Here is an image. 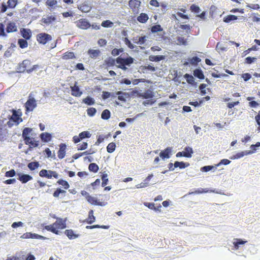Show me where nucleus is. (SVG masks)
Returning a JSON list of instances; mask_svg holds the SVG:
<instances>
[{"label": "nucleus", "instance_id": "nucleus-17", "mask_svg": "<svg viewBox=\"0 0 260 260\" xmlns=\"http://www.w3.org/2000/svg\"><path fill=\"white\" fill-rule=\"evenodd\" d=\"M20 32L25 40H29L31 37V31L29 29L21 28Z\"/></svg>", "mask_w": 260, "mask_h": 260}, {"label": "nucleus", "instance_id": "nucleus-32", "mask_svg": "<svg viewBox=\"0 0 260 260\" xmlns=\"http://www.w3.org/2000/svg\"><path fill=\"white\" fill-rule=\"evenodd\" d=\"M164 59L165 56L164 55H150L149 57V59L151 61H159Z\"/></svg>", "mask_w": 260, "mask_h": 260}, {"label": "nucleus", "instance_id": "nucleus-55", "mask_svg": "<svg viewBox=\"0 0 260 260\" xmlns=\"http://www.w3.org/2000/svg\"><path fill=\"white\" fill-rule=\"evenodd\" d=\"M162 30V28L160 25H155L151 27V31L152 32H157Z\"/></svg>", "mask_w": 260, "mask_h": 260}, {"label": "nucleus", "instance_id": "nucleus-59", "mask_svg": "<svg viewBox=\"0 0 260 260\" xmlns=\"http://www.w3.org/2000/svg\"><path fill=\"white\" fill-rule=\"evenodd\" d=\"M252 20L253 22H259L260 21V15L258 13H254L252 17Z\"/></svg>", "mask_w": 260, "mask_h": 260}, {"label": "nucleus", "instance_id": "nucleus-58", "mask_svg": "<svg viewBox=\"0 0 260 260\" xmlns=\"http://www.w3.org/2000/svg\"><path fill=\"white\" fill-rule=\"evenodd\" d=\"M116 94L117 95H118V99L119 101H122V102H125V99L124 97L122 95H121V94H125V93H123L121 91H118V92H116Z\"/></svg>", "mask_w": 260, "mask_h": 260}, {"label": "nucleus", "instance_id": "nucleus-28", "mask_svg": "<svg viewBox=\"0 0 260 260\" xmlns=\"http://www.w3.org/2000/svg\"><path fill=\"white\" fill-rule=\"evenodd\" d=\"M62 59L68 60L70 59H74L76 58L74 53L73 52L67 51L65 52L61 56Z\"/></svg>", "mask_w": 260, "mask_h": 260}, {"label": "nucleus", "instance_id": "nucleus-48", "mask_svg": "<svg viewBox=\"0 0 260 260\" xmlns=\"http://www.w3.org/2000/svg\"><path fill=\"white\" fill-rule=\"evenodd\" d=\"M7 32L5 31V25L3 23H0V37H7Z\"/></svg>", "mask_w": 260, "mask_h": 260}, {"label": "nucleus", "instance_id": "nucleus-14", "mask_svg": "<svg viewBox=\"0 0 260 260\" xmlns=\"http://www.w3.org/2000/svg\"><path fill=\"white\" fill-rule=\"evenodd\" d=\"M40 137L41 141L44 143L50 142L52 138L51 134L47 132L41 133L40 135Z\"/></svg>", "mask_w": 260, "mask_h": 260}, {"label": "nucleus", "instance_id": "nucleus-47", "mask_svg": "<svg viewBox=\"0 0 260 260\" xmlns=\"http://www.w3.org/2000/svg\"><path fill=\"white\" fill-rule=\"evenodd\" d=\"M201 60V59L197 56L193 57L189 60V62L193 65H197Z\"/></svg>", "mask_w": 260, "mask_h": 260}, {"label": "nucleus", "instance_id": "nucleus-1", "mask_svg": "<svg viewBox=\"0 0 260 260\" xmlns=\"http://www.w3.org/2000/svg\"><path fill=\"white\" fill-rule=\"evenodd\" d=\"M54 218L56 219V221L52 224L45 225L44 229L56 235H59V231L63 230L67 227V218L64 219L56 217H54Z\"/></svg>", "mask_w": 260, "mask_h": 260}, {"label": "nucleus", "instance_id": "nucleus-18", "mask_svg": "<svg viewBox=\"0 0 260 260\" xmlns=\"http://www.w3.org/2000/svg\"><path fill=\"white\" fill-rule=\"evenodd\" d=\"M64 234L71 240L75 239L79 236V234L75 233L72 229L66 230L64 231Z\"/></svg>", "mask_w": 260, "mask_h": 260}, {"label": "nucleus", "instance_id": "nucleus-40", "mask_svg": "<svg viewBox=\"0 0 260 260\" xmlns=\"http://www.w3.org/2000/svg\"><path fill=\"white\" fill-rule=\"evenodd\" d=\"M111 115V113L110 111L108 109L104 110L101 115V117L102 119L105 120H108L110 118Z\"/></svg>", "mask_w": 260, "mask_h": 260}, {"label": "nucleus", "instance_id": "nucleus-33", "mask_svg": "<svg viewBox=\"0 0 260 260\" xmlns=\"http://www.w3.org/2000/svg\"><path fill=\"white\" fill-rule=\"evenodd\" d=\"M115 62L116 59H114L112 57H108L106 58L104 61L105 64L108 67L114 66L115 65Z\"/></svg>", "mask_w": 260, "mask_h": 260}, {"label": "nucleus", "instance_id": "nucleus-3", "mask_svg": "<svg viewBox=\"0 0 260 260\" xmlns=\"http://www.w3.org/2000/svg\"><path fill=\"white\" fill-rule=\"evenodd\" d=\"M30 65V61L29 60L26 59L24 60L21 63L18 64L17 67V69L18 70V72L19 73H24V72H26L28 73H30L34 70H36L38 68H39V66L37 64L34 65L30 69H27L28 67Z\"/></svg>", "mask_w": 260, "mask_h": 260}, {"label": "nucleus", "instance_id": "nucleus-16", "mask_svg": "<svg viewBox=\"0 0 260 260\" xmlns=\"http://www.w3.org/2000/svg\"><path fill=\"white\" fill-rule=\"evenodd\" d=\"M140 4L141 2L138 0H130L128 2L129 7L134 12L138 10Z\"/></svg>", "mask_w": 260, "mask_h": 260}, {"label": "nucleus", "instance_id": "nucleus-5", "mask_svg": "<svg viewBox=\"0 0 260 260\" xmlns=\"http://www.w3.org/2000/svg\"><path fill=\"white\" fill-rule=\"evenodd\" d=\"M36 39L39 44L45 45L47 42L52 40V36L45 32H42L38 34L36 36Z\"/></svg>", "mask_w": 260, "mask_h": 260}, {"label": "nucleus", "instance_id": "nucleus-9", "mask_svg": "<svg viewBox=\"0 0 260 260\" xmlns=\"http://www.w3.org/2000/svg\"><path fill=\"white\" fill-rule=\"evenodd\" d=\"M87 201L89 204L93 205L104 206L107 204V202L105 200L101 199V201L98 200L96 198L91 196L88 197Z\"/></svg>", "mask_w": 260, "mask_h": 260}, {"label": "nucleus", "instance_id": "nucleus-54", "mask_svg": "<svg viewBox=\"0 0 260 260\" xmlns=\"http://www.w3.org/2000/svg\"><path fill=\"white\" fill-rule=\"evenodd\" d=\"M123 51V49L122 48L116 49L114 48L112 50L111 53L114 56H116L119 55L120 53Z\"/></svg>", "mask_w": 260, "mask_h": 260}, {"label": "nucleus", "instance_id": "nucleus-34", "mask_svg": "<svg viewBox=\"0 0 260 260\" xmlns=\"http://www.w3.org/2000/svg\"><path fill=\"white\" fill-rule=\"evenodd\" d=\"M189 165L188 163H185L183 161H175L174 166V168H178L179 167L180 169H184L187 167H188Z\"/></svg>", "mask_w": 260, "mask_h": 260}, {"label": "nucleus", "instance_id": "nucleus-21", "mask_svg": "<svg viewBox=\"0 0 260 260\" xmlns=\"http://www.w3.org/2000/svg\"><path fill=\"white\" fill-rule=\"evenodd\" d=\"M171 152V149L169 147L167 148L164 150L161 151L159 153V156L162 159L168 158Z\"/></svg>", "mask_w": 260, "mask_h": 260}, {"label": "nucleus", "instance_id": "nucleus-50", "mask_svg": "<svg viewBox=\"0 0 260 260\" xmlns=\"http://www.w3.org/2000/svg\"><path fill=\"white\" fill-rule=\"evenodd\" d=\"M96 112V109L93 107L89 108L87 110V113L89 116H94Z\"/></svg>", "mask_w": 260, "mask_h": 260}, {"label": "nucleus", "instance_id": "nucleus-42", "mask_svg": "<svg viewBox=\"0 0 260 260\" xmlns=\"http://www.w3.org/2000/svg\"><path fill=\"white\" fill-rule=\"evenodd\" d=\"M116 148V144L114 142L109 143L107 147V150L108 153H112Z\"/></svg>", "mask_w": 260, "mask_h": 260}, {"label": "nucleus", "instance_id": "nucleus-20", "mask_svg": "<svg viewBox=\"0 0 260 260\" xmlns=\"http://www.w3.org/2000/svg\"><path fill=\"white\" fill-rule=\"evenodd\" d=\"M56 20V17L54 16H47L46 17H43L41 21L42 23L46 24H49Z\"/></svg>", "mask_w": 260, "mask_h": 260}, {"label": "nucleus", "instance_id": "nucleus-6", "mask_svg": "<svg viewBox=\"0 0 260 260\" xmlns=\"http://www.w3.org/2000/svg\"><path fill=\"white\" fill-rule=\"evenodd\" d=\"M37 105L36 100L34 98L29 96L28 99L24 104L25 113L27 114L28 112H32L37 107Z\"/></svg>", "mask_w": 260, "mask_h": 260}, {"label": "nucleus", "instance_id": "nucleus-49", "mask_svg": "<svg viewBox=\"0 0 260 260\" xmlns=\"http://www.w3.org/2000/svg\"><path fill=\"white\" fill-rule=\"evenodd\" d=\"M66 192L64 190L58 188L54 192L53 196L55 198H58L60 193H64Z\"/></svg>", "mask_w": 260, "mask_h": 260}, {"label": "nucleus", "instance_id": "nucleus-63", "mask_svg": "<svg viewBox=\"0 0 260 260\" xmlns=\"http://www.w3.org/2000/svg\"><path fill=\"white\" fill-rule=\"evenodd\" d=\"M111 96V94L110 92L108 91H103L102 92V98L104 100L107 99L109 98Z\"/></svg>", "mask_w": 260, "mask_h": 260}, {"label": "nucleus", "instance_id": "nucleus-36", "mask_svg": "<svg viewBox=\"0 0 260 260\" xmlns=\"http://www.w3.org/2000/svg\"><path fill=\"white\" fill-rule=\"evenodd\" d=\"M235 240L236 241L234 242L233 243V244H234V246L236 250L239 249L240 245L244 244L247 242L246 241H244L241 239H236Z\"/></svg>", "mask_w": 260, "mask_h": 260}, {"label": "nucleus", "instance_id": "nucleus-39", "mask_svg": "<svg viewBox=\"0 0 260 260\" xmlns=\"http://www.w3.org/2000/svg\"><path fill=\"white\" fill-rule=\"evenodd\" d=\"M88 169L90 172L96 173L99 169V167L95 163H91L88 166Z\"/></svg>", "mask_w": 260, "mask_h": 260}, {"label": "nucleus", "instance_id": "nucleus-23", "mask_svg": "<svg viewBox=\"0 0 260 260\" xmlns=\"http://www.w3.org/2000/svg\"><path fill=\"white\" fill-rule=\"evenodd\" d=\"M252 153V152L251 151H242V152H238V153H236L235 155H234V156L231 157V159H238V158L243 157L244 155H247L250 154Z\"/></svg>", "mask_w": 260, "mask_h": 260}, {"label": "nucleus", "instance_id": "nucleus-22", "mask_svg": "<svg viewBox=\"0 0 260 260\" xmlns=\"http://www.w3.org/2000/svg\"><path fill=\"white\" fill-rule=\"evenodd\" d=\"M138 95L139 97H141L145 99L152 98L154 96L153 92L150 90H148L144 92L139 93Z\"/></svg>", "mask_w": 260, "mask_h": 260}, {"label": "nucleus", "instance_id": "nucleus-62", "mask_svg": "<svg viewBox=\"0 0 260 260\" xmlns=\"http://www.w3.org/2000/svg\"><path fill=\"white\" fill-rule=\"evenodd\" d=\"M15 174L16 173L15 170L12 169L6 173V176L8 177H12L15 175Z\"/></svg>", "mask_w": 260, "mask_h": 260}, {"label": "nucleus", "instance_id": "nucleus-64", "mask_svg": "<svg viewBox=\"0 0 260 260\" xmlns=\"http://www.w3.org/2000/svg\"><path fill=\"white\" fill-rule=\"evenodd\" d=\"M57 4L56 0H47L46 5L50 7H53Z\"/></svg>", "mask_w": 260, "mask_h": 260}, {"label": "nucleus", "instance_id": "nucleus-26", "mask_svg": "<svg viewBox=\"0 0 260 260\" xmlns=\"http://www.w3.org/2000/svg\"><path fill=\"white\" fill-rule=\"evenodd\" d=\"M141 72L143 73H145L147 72V71H150L151 72H154L156 70V69L153 66H152L151 65H148V66H142L140 68Z\"/></svg>", "mask_w": 260, "mask_h": 260}, {"label": "nucleus", "instance_id": "nucleus-11", "mask_svg": "<svg viewBox=\"0 0 260 260\" xmlns=\"http://www.w3.org/2000/svg\"><path fill=\"white\" fill-rule=\"evenodd\" d=\"M75 23L77 27L82 29H87L91 26L90 23L85 18L76 21Z\"/></svg>", "mask_w": 260, "mask_h": 260}, {"label": "nucleus", "instance_id": "nucleus-7", "mask_svg": "<svg viewBox=\"0 0 260 260\" xmlns=\"http://www.w3.org/2000/svg\"><path fill=\"white\" fill-rule=\"evenodd\" d=\"M39 176L41 177H46L48 179H51L52 177L54 178H58V174L56 171L52 170H47L43 169L39 172Z\"/></svg>", "mask_w": 260, "mask_h": 260}, {"label": "nucleus", "instance_id": "nucleus-12", "mask_svg": "<svg viewBox=\"0 0 260 260\" xmlns=\"http://www.w3.org/2000/svg\"><path fill=\"white\" fill-rule=\"evenodd\" d=\"M67 146L64 143L59 145V149L57 152V156L59 159L63 158L66 156Z\"/></svg>", "mask_w": 260, "mask_h": 260}, {"label": "nucleus", "instance_id": "nucleus-31", "mask_svg": "<svg viewBox=\"0 0 260 260\" xmlns=\"http://www.w3.org/2000/svg\"><path fill=\"white\" fill-rule=\"evenodd\" d=\"M193 75L200 79H204L205 78L203 72L201 69H196L194 70Z\"/></svg>", "mask_w": 260, "mask_h": 260}, {"label": "nucleus", "instance_id": "nucleus-61", "mask_svg": "<svg viewBox=\"0 0 260 260\" xmlns=\"http://www.w3.org/2000/svg\"><path fill=\"white\" fill-rule=\"evenodd\" d=\"M124 42L125 43V44L130 48V49H134V46L133 44H132V43L131 42V41L128 39V38H124Z\"/></svg>", "mask_w": 260, "mask_h": 260}, {"label": "nucleus", "instance_id": "nucleus-43", "mask_svg": "<svg viewBox=\"0 0 260 260\" xmlns=\"http://www.w3.org/2000/svg\"><path fill=\"white\" fill-rule=\"evenodd\" d=\"M83 102L87 105H92L95 103L94 100L90 96L84 99Z\"/></svg>", "mask_w": 260, "mask_h": 260}, {"label": "nucleus", "instance_id": "nucleus-27", "mask_svg": "<svg viewBox=\"0 0 260 260\" xmlns=\"http://www.w3.org/2000/svg\"><path fill=\"white\" fill-rule=\"evenodd\" d=\"M78 9L82 12L87 13L90 11L91 7L87 4L83 3L78 7Z\"/></svg>", "mask_w": 260, "mask_h": 260}, {"label": "nucleus", "instance_id": "nucleus-52", "mask_svg": "<svg viewBox=\"0 0 260 260\" xmlns=\"http://www.w3.org/2000/svg\"><path fill=\"white\" fill-rule=\"evenodd\" d=\"M257 58L256 57H247L245 59V63L247 64H251L253 62H254Z\"/></svg>", "mask_w": 260, "mask_h": 260}, {"label": "nucleus", "instance_id": "nucleus-13", "mask_svg": "<svg viewBox=\"0 0 260 260\" xmlns=\"http://www.w3.org/2000/svg\"><path fill=\"white\" fill-rule=\"evenodd\" d=\"M71 94L76 97L80 96L82 92L80 91L79 87L76 85V83L73 86H71Z\"/></svg>", "mask_w": 260, "mask_h": 260}, {"label": "nucleus", "instance_id": "nucleus-46", "mask_svg": "<svg viewBox=\"0 0 260 260\" xmlns=\"http://www.w3.org/2000/svg\"><path fill=\"white\" fill-rule=\"evenodd\" d=\"M102 180V186L105 187L108 182V175L106 173H103L101 176Z\"/></svg>", "mask_w": 260, "mask_h": 260}, {"label": "nucleus", "instance_id": "nucleus-30", "mask_svg": "<svg viewBox=\"0 0 260 260\" xmlns=\"http://www.w3.org/2000/svg\"><path fill=\"white\" fill-rule=\"evenodd\" d=\"M184 157H191L192 154L193 153L192 149L189 147H186L185 148L184 150L183 151Z\"/></svg>", "mask_w": 260, "mask_h": 260}, {"label": "nucleus", "instance_id": "nucleus-60", "mask_svg": "<svg viewBox=\"0 0 260 260\" xmlns=\"http://www.w3.org/2000/svg\"><path fill=\"white\" fill-rule=\"evenodd\" d=\"M7 4L8 7L14 8L16 5V1L15 0H8Z\"/></svg>", "mask_w": 260, "mask_h": 260}, {"label": "nucleus", "instance_id": "nucleus-10", "mask_svg": "<svg viewBox=\"0 0 260 260\" xmlns=\"http://www.w3.org/2000/svg\"><path fill=\"white\" fill-rule=\"evenodd\" d=\"M91 135L88 131H84L80 133L78 136H75L73 138V141L75 143H77L85 138H89Z\"/></svg>", "mask_w": 260, "mask_h": 260}, {"label": "nucleus", "instance_id": "nucleus-45", "mask_svg": "<svg viewBox=\"0 0 260 260\" xmlns=\"http://www.w3.org/2000/svg\"><path fill=\"white\" fill-rule=\"evenodd\" d=\"M209 192V190L207 188H198L197 190L193 192H189V194H200V193H207Z\"/></svg>", "mask_w": 260, "mask_h": 260}, {"label": "nucleus", "instance_id": "nucleus-57", "mask_svg": "<svg viewBox=\"0 0 260 260\" xmlns=\"http://www.w3.org/2000/svg\"><path fill=\"white\" fill-rule=\"evenodd\" d=\"M190 9L192 12H194L197 13H199L200 11L199 7L194 4H192L190 6Z\"/></svg>", "mask_w": 260, "mask_h": 260}, {"label": "nucleus", "instance_id": "nucleus-25", "mask_svg": "<svg viewBox=\"0 0 260 260\" xmlns=\"http://www.w3.org/2000/svg\"><path fill=\"white\" fill-rule=\"evenodd\" d=\"M149 19L148 15L146 13H142L137 17V20L142 23H144L147 21Z\"/></svg>", "mask_w": 260, "mask_h": 260}, {"label": "nucleus", "instance_id": "nucleus-19", "mask_svg": "<svg viewBox=\"0 0 260 260\" xmlns=\"http://www.w3.org/2000/svg\"><path fill=\"white\" fill-rule=\"evenodd\" d=\"M19 180L22 183H26L28 181L32 179V177L27 174H19Z\"/></svg>", "mask_w": 260, "mask_h": 260}, {"label": "nucleus", "instance_id": "nucleus-38", "mask_svg": "<svg viewBox=\"0 0 260 260\" xmlns=\"http://www.w3.org/2000/svg\"><path fill=\"white\" fill-rule=\"evenodd\" d=\"M237 19V16L233 15H229L223 18V21L225 23H229L231 21L236 20Z\"/></svg>", "mask_w": 260, "mask_h": 260}, {"label": "nucleus", "instance_id": "nucleus-53", "mask_svg": "<svg viewBox=\"0 0 260 260\" xmlns=\"http://www.w3.org/2000/svg\"><path fill=\"white\" fill-rule=\"evenodd\" d=\"M39 141H36L35 140V138H33L32 140H31V142L30 143H29L28 144L30 148H35L39 146Z\"/></svg>", "mask_w": 260, "mask_h": 260}, {"label": "nucleus", "instance_id": "nucleus-44", "mask_svg": "<svg viewBox=\"0 0 260 260\" xmlns=\"http://www.w3.org/2000/svg\"><path fill=\"white\" fill-rule=\"evenodd\" d=\"M57 183L58 184L62 185L65 189H68L70 187L69 183L67 181L62 179L58 180Z\"/></svg>", "mask_w": 260, "mask_h": 260}, {"label": "nucleus", "instance_id": "nucleus-8", "mask_svg": "<svg viewBox=\"0 0 260 260\" xmlns=\"http://www.w3.org/2000/svg\"><path fill=\"white\" fill-rule=\"evenodd\" d=\"M32 131V129L29 127H25L22 131V136L26 145L29 144L32 140L33 138L29 137V134Z\"/></svg>", "mask_w": 260, "mask_h": 260}, {"label": "nucleus", "instance_id": "nucleus-2", "mask_svg": "<svg viewBox=\"0 0 260 260\" xmlns=\"http://www.w3.org/2000/svg\"><path fill=\"white\" fill-rule=\"evenodd\" d=\"M12 115L9 118V121L7 122V125L10 127L13 125H18L23 120L21 118L22 114L20 110H16L12 109Z\"/></svg>", "mask_w": 260, "mask_h": 260}, {"label": "nucleus", "instance_id": "nucleus-56", "mask_svg": "<svg viewBox=\"0 0 260 260\" xmlns=\"http://www.w3.org/2000/svg\"><path fill=\"white\" fill-rule=\"evenodd\" d=\"M88 144L87 142H83L81 145H78L77 149L78 150H83L87 148Z\"/></svg>", "mask_w": 260, "mask_h": 260}, {"label": "nucleus", "instance_id": "nucleus-37", "mask_svg": "<svg viewBox=\"0 0 260 260\" xmlns=\"http://www.w3.org/2000/svg\"><path fill=\"white\" fill-rule=\"evenodd\" d=\"M39 166H40V164H39V162L33 161V162H29L28 164L27 167L31 171H34V170H36V169H37L39 167Z\"/></svg>", "mask_w": 260, "mask_h": 260}, {"label": "nucleus", "instance_id": "nucleus-4", "mask_svg": "<svg viewBox=\"0 0 260 260\" xmlns=\"http://www.w3.org/2000/svg\"><path fill=\"white\" fill-rule=\"evenodd\" d=\"M133 62L134 58L132 57L123 58L119 56L116 59V62L118 64L117 67L123 70H126L127 69L126 66H130Z\"/></svg>", "mask_w": 260, "mask_h": 260}, {"label": "nucleus", "instance_id": "nucleus-35", "mask_svg": "<svg viewBox=\"0 0 260 260\" xmlns=\"http://www.w3.org/2000/svg\"><path fill=\"white\" fill-rule=\"evenodd\" d=\"M110 136V134H108L107 135H100L98 136V139L95 143V145H99L100 143H102L105 139H108Z\"/></svg>", "mask_w": 260, "mask_h": 260}, {"label": "nucleus", "instance_id": "nucleus-29", "mask_svg": "<svg viewBox=\"0 0 260 260\" xmlns=\"http://www.w3.org/2000/svg\"><path fill=\"white\" fill-rule=\"evenodd\" d=\"M100 51L98 49H89L88 51V54L90 56V57L92 58H95L97 57L98 56L100 55Z\"/></svg>", "mask_w": 260, "mask_h": 260}, {"label": "nucleus", "instance_id": "nucleus-15", "mask_svg": "<svg viewBox=\"0 0 260 260\" xmlns=\"http://www.w3.org/2000/svg\"><path fill=\"white\" fill-rule=\"evenodd\" d=\"M17 31V27L15 24V23L13 22H9L6 27V32L10 33L16 32Z\"/></svg>", "mask_w": 260, "mask_h": 260}, {"label": "nucleus", "instance_id": "nucleus-51", "mask_svg": "<svg viewBox=\"0 0 260 260\" xmlns=\"http://www.w3.org/2000/svg\"><path fill=\"white\" fill-rule=\"evenodd\" d=\"M113 25V22L111 21L107 20L102 22L101 25L104 27H111Z\"/></svg>", "mask_w": 260, "mask_h": 260}, {"label": "nucleus", "instance_id": "nucleus-24", "mask_svg": "<svg viewBox=\"0 0 260 260\" xmlns=\"http://www.w3.org/2000/svg\"><path fill=\"white\" fill-rule=\"evenodd\" d=\"M95 221V217L93 215V211L90 210L88 212V217L85 220V222L88 224H91Z\"/></svg>", "mask_w": 260, "mask_h": 260}, {"label": "nucleus", "instance_id": "nucleus-41", "mask_svg": "<svg viewBox=\"0 0 260 260\" xmlns=\"http://www.w3.org/2000/svg\"><path fill=\"white\" fill-rule=\"evenodd\" d=\"M18 45L21 48H25L28 46V43L26 40L20 39L18 41Z\"/></svg>", "mask_w": 260, "mask_h": 260}]
</instances>
